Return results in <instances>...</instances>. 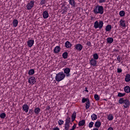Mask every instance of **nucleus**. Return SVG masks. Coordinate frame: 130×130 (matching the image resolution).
Listing matches in <instances>:
<instances>
[{
  "label": "nucleus",
  "instance_id": "nucleus-55",
  "mask_svg": "<svg viewBox=\"0 0 130 130\" xmlns=\"http://www.w3.org/2000/svg\"><path fill=\"white\" fill-rule=\"evenodd\" d=\"M88 69H91V66H89Z\"/></svg>",
  "mask_w": 130,
  "mask_h": 130
},
{
  "label": "nucleus",
  "instance_id": "nucleus-35",
  "mask_svg": "<svg viewBox=\"0 0 130 130\" xmlns=\"http://www.w3.org/2000/svg\"><path fill=\"white\" fill-rule=\"evenodd\" d=\"M89 100V99L88 98H86L85 99V98H83L82 100V103H85V102H88Z\"/></svg>",
  "mask_w": 130,
  "mask_h": 130
},
{
  "label": "nucleus",
  "instance_id": "nucleus-17",
  "mask_svg": "<svg viewBox=\"0 0 130 130\" xmlns=\"http://www.w3.org/2000/svg\"><path fill=\"white\" fill-rule=\"evenodd\" d=\"M124 91L125 93H130V87L128 85L125 86L124 88Z\"/></svg>",
  "mask_w": 130,
  "mask_h": 130
},
{
  "label": "nucleus",
  "instance_id": "nucleus-26",
  "mask_svg": "<svg viewBox=\"0 0 130 130\" xmlns=\"http://www.w3.org/2000/svg\"><path fill=\"white\" fill-rule=\"evenodd\" d=\"M125 82H129L130 81V75L127 74L125 78Z\"/></svg>",
  "mask_w": 130,
  "mask_h": 130
},
{
  "label": "nucleus",
  "instance_id": "nucleus-46",
  "mask_svg": "<svg viewBox=\"0 0 130 130\" xmlns=\"http://www.w3.org/2000/svg\"><path fill=\"white\" fill-rule=\"evenodd\" d=\"M105 2H106V0H100L99 1L100 4H102L103 3H105Z\"/></svg>",
  "mask_w": 130,
  "mask_h": 130
},
{
  "label": "nucleus",
  "instance_id": "nucleus-49",
  "mask_svg": "<svg viewBox=\"0 0 130 130\" xmlns=\"http://www.w3.org/2000/svg\"><path fill=\"white\" fill-rule=\"evenodd\" d=\"M53 130H59V128L56 127L53 128Z\"/></svg>",
  "mask_w": 130,
  "mask_h": 130
},
{
  "label": "nucleus",
  "instance_id": "nucleus-33",
  "mask_svg": "<svg viewBox=\"0 0 130 130\" xmlns=\"http://www.w3.org/2000/svg\"><path fill=\"white\" fill-rule=\"evenodd\" d=\"M94 99L96 100V101H99V100H100V97H99V95L98 94H95Z\"/></svg>",
  "mask_w": 130,
  "mask_h": 130
},
{
  "label": "nucleus",
  "instance_id": "nucleus-10",
  "mask_svg": "<svg viewBox=\"0 0 130 130\" xmlns=\"http://www.w3.org/2000/svg\"><path fill=\"white\" fill-rule=\"evenodd\" d=\"M22 110L27 113L28 111H29V106L27 104L23 105L22 106Z\"/></svg>",
  "mask_w": 130,
  "mask_h": 130
},
{
  "label": "nucleus",
  "instance_id": "nucleus-51",
  "mask_svg": "<svg viewBox=\"0 0 130 130\" xmlns=\"http://www.w3.org/2000/svg\"><path fill=\"white\" fill-rule=\"evenodd\" d=\"M107 130H113V128L110 127Z\"/></svg>",
  "mask_w": 130,
  "mask_h": 130
},
{
  "label": "nucleus",
  "instance_id": "nucleus-48",
  "mask_svg": "<svg viewBox=\"0 0 130 130\" xmlns=\"http://www.w3.org/2000/svg\"><path fill=\"white\" fill-rule=\"evenodd\" d=\"M86 45H88V46H90V45H91V42H90L89 41L87 42Z\"/></svg>",
  "mask_w": 130,
  "mask_h": 130
},
{
  "label": "nucleus",
  "instance_id": "nucleus-30",
  "mask_svg": "<svg viewBox=\"0 0 130 130\" xmlns=\"http://www.w3.org/2000/svg\"><path fill=\"white\" fill-rule=\"evenodd\" d=\"M92 120H96L97 119V115L95 114H93L91 116Z\"/></svg>",
  "mask_w": 130,
  "mask_h": 130
},
{
  "label": "nucleus",
  "instance_id": "nucleus-4",
  "mask_svg": "<svg viewBox=\"0 0 130 130\" xmlns=\"http://www.w3.org/2000/svg\"><path fill=\"white\" fill-rule=\"evenodd\" d=\"M34 2L33 1H30L29 3H28L26 6V8L27 9V10H30L34 7Z\"/></svg>",
  "mask_w": 130,
  "mask_h": 130
},
{
  "label": "nucleus",
  "instance_id": "nucleus-32",
  "mask_svg": "<svg viewBox=\"0 0 130 130\" xmlns=\"http://www.w3.org/2000/svg\"><path fill=\"white\" fill-rule=\"evenodd\" d=\"M125 101V100L123 98H120L119 100V104H122L123 103H124V102Z\"/></svg>",
  "mask_w": 130,
  "mask_h": 130
},
{
  "label": "nucleus",
  "instance_id": "nucleus-53",
  "mask_svg": "<svg viewBox=\"0 0 130 130\" xmlns=\"http://www.w3.org/2000/svg\"><path fill=\"white\" fill-rule=\"evenodd\" d=\"M93 130H99L98 128H94L93 129Z\"/></svg>",
  "mask_w": 130,
  "mask_h": 130
},
{
  "label": "nucleus",
  "instance_id": "nucleus-54",
  "mask_svg": "<svg viewBox=\"0 0 130 130\" xmlns=\"http://www.w3.org/2000/svg\"><path fill=\"white\" fill-rule=\"evenodd\" d=\"M104 100L105 101H107V100H106V99H104Z\"/></svg>",
  "mask_w": 130,
  "mask_h": 130
},
{
  "label": "nucleus",
  "instance_id": "nucleus-41",
  "mask_svg": "<svg viewBox=\"0 0 130 130\" xmlns=\"http://www.w3.org/2000/svg\"><path fill=\"white\" fill-rule=\"evenodd\" d=\"M34 114V110H33V109H29V112H28V115L29 114Z\"/></svg>",
  "mask_w": 130,
  "mask_h": 130
},
{
  "label": "nucleus",
  "instance_id": "nucleus-44",
  "mask_svg": "<svg viewBox=\"0 0 130 130\" xmlns=\"http://www.w3.org/2000/svg\"><path fill=\"white\" fill-rule=\"evenodd\" d=\"M45 3H46V0H41V3H40V5H44V4H45Z\"/></svg>",
  "mask_w": 130,
  "mask_h": 130
},
{
  "label": "nucleus",
  "instance_id": "nucleus-8",
  "mask_svg": "<svg viewBox=\"0 0 130 130\" xmlns=\"http://www.w3.org/2000/svg\"><path fill=\"white\" fill-rule=\"evenodd\" d=\"M64 74H66V77H70L71 74L70 73L71 72V69L70 68H66L63 69Z\"/></svg>",
  "mask_w": 130,
  "mask_h": 130
},
{
  "label": "nucleus",
  "instance_id": "nucleus-43",
  "mask_svg": "<svg viewBox=\"0 0 130 130\" xmlns=\"http://www.w3.org/2000/svg\"><path fill=\"white\" fill-rule=\"evenodd\" d=\"M117 72L118 74H120V73H122V70L121 69L118 68Z\"/></svg>",
  "mask_w": 130,
  "mask_h": 130
},
{
  "label": "nucleus",
  "instance_id": "nucleus-50",
  "mask_svg": "<svg viewBox=\"0 0 130 130\" xmlns=\"http://www.w3.org/2000/svg\"><path fill=\"white\" fill-rule=\"evenodd\" d=\"M50 109V107L49 106H48L47 107L46 110H49Z\"/></svg>",
  "mask_w": 130,
  "mask_h": 130
},
{
  "label": "nucleus",
  "instance_id": "nucleus-25",
  "mask_svg": "<svg viewBox=\"0 0 130 130\" xmlns=\"http://www.w3.org/2000/svg\"><path fill=\"white\" fill-rule=\"evenodd\" d=\"M119 15L120 16V17H124V15H125V12H124V11H120L119 12Z\"/></svg>",
  "mask_w": 130,
  "mask_h": 130
},
{
  "label": "nucleus",
  "instance_id": "nucleus-19",
  "mask_svg": "<svg viewBox=\"0 0 130 130\" xmlns=\"http://www.w3.org/2000/svg\"><path fill=\"white\" fill-rule=\"evenodd\" d=\"M76 116H77V112L74 111L72 115V121H75V119H76Z\"/></svg>",
  "mask_w": 130,
  "mask_h": 130
},
{
  "label": "nucleus",
  "instance_id": "nucleus-21",
  "mask_svg": "<svg viewBox=\"0 0 130 130\" xmlns=\"http://www.w3.org/2000/svg\"><path fill=\"white\" fill-rule=\"evenodd\" d=\"M85 120H82L80 121L78 123V125L79 126H83V125H85Z\"/></svg>",
  "mask_w": 130,
  "mask_h": 130
},
{
  "label": "nucleus",
  "instance_id": "nucleus-39",
  "mask_svg": "<svg viewBox=\"0 0 130 130\" xmlns=\"http://www.w3.org/2000/svg\"><path fill=\"white\" fill-rule=\"evenodd\" d=\"M63 58H68V52H64L62 54Z\"/></svg>",
  "mask_w": 130,
  "mask_h": 130
},
{
  "label": "nucleus",
  "instance_id": "nucleus-24",
  "mask_svg": "<svg viewBox=\"0 0 130 130\" xmlns=\"http://www.w3.org/2000/svg\"><path fill=\"white\" fill-rule=\"evenodd\" d=\"M94 125L95 127L99 128L100 126H101V122L99 121L95 122Z\"/></svg>",
  "mask_w": 130,
  "mask_h": 130
},
{
  "label": "nucleus",
  "instance_id": "nucleus-37",
  "mask_svg": "<svg viewBox=\"0 0 130 130\" xmlns=\"http://www.w3.org/2000/svg\"><path fill=\"white\" fill-rule=\"evenodd\" d=\"M6 116V113H2L0 114L1 118H3V119L5 118Z\"/></svg>",
  "mask_w": 130,
  "mask_h": 130
},
{
  "label": "nucleus",
  "instance_id": "nucleus-7",
  "mask_svg": "<svg viewBox=\"0 0 130 130\" xmlns=\"http://www.w3.org/2000/svg\"><path fill=\"white\" fill-rule=\"evenodd\" d=\"M36 81H35V77H31L28 79V83L30 84V85H34Z\"/></svg>",
  "mask_w": 130,
  "mask_h": 130
},
{
  "label": "nucleus",
  "instance_id": "nucleus-6",
  "mask_svg": "<svg viewBox=\"0 0 130 130\" xmlns=\"http://www.w3.org/2000/svg\"><path fill=\"white\" fill-rule=\"evenodd\" d=\"M119 26L122 28H125L126 27V23H125V20L121 19L119 21Z\"/></svg>",
  "mask_w": 130,
  "mask_h": 130
},
{
  "label": "nucleus",
  "instance_id": "nucleus-22",
  "mask_svg": "<svg viewBox=\"0 0 130 130\" xmlns=\"http://www.w3.org/2000/svg\"><path fill=\"white\" fill-rule=\"evenodd\" d=\"M107 42L109 44H111L113 42V38L109 37L107 39Z\"/></svg>",
  "mask_w": 130,
  "mask_h": 130
},
{
  "label": "nucleus",
  "instance_id": "nucleus-15",
  "mask_svg": "<svg viewBox=\"0 0 130 130\" xmlns=\"http://www.w3.org/2000/svg\"><path fill=\"white\" fill-rule=\"evenodd\" d=\"M60 51V47L59 46H56L54 49V52L55 53H58Z\"/></svg>",
  "mask_w": 130,
  "mask_h": 130
},
{
  "label": "nucleus",
  "instance_id": "nucleus-12",
  "mask_svg": "<svg viewBox=\"0 0 130 130\" xmlns=\"http://www.w3.org/2000/svg\"><path fill=\"white\" fill-rule=\"evenodd\" d=\"M69 3L72 8H76V5H77V3L75 2V0H69Z\"/></svg>",
  "mask_w": 130,
  "mask_h": 130
},
{
  "label": "nucleus",
  "instance_id": "nucleus-13",
  "mask_svg": "<svg viewBox=\"0 0 130 130\" xmlns=\"http://www.w3.org/2000/svg\"><path fill=\"white\" fill-rule=\"evenodd\" d=\"M43 17L44 19H47L49 17V14H48V11H45L43 13Z\"/></svg>",
  "mask_w": 130,
  "mask_h": 130
},
{
  "label": "nucleus",
  "instance_id": "nucleus-42",
  "mask_svg": "<svg viewBox=\"0 0 130 130\" xmlns=\"http://www.w3.org/2000/svg\"><path fill=\"white\" fill-rule=\"evenodd\" d=\"M93 124H94V122H90L89 123V127H90V128L93 127Z\"/></svg>",
  "mask_w": 130,
  "mask_h": 130
},
{
  "label": "nucleus",
  "instance_id": "nucleus-31",
  "mask_svg": "<svg viewBox=\"0 0 130 130\" xmlns=\"http://www.w3.org/2000/svg\"><path fill=\"white\" fill-rule=\"evenodd\" d=\"M35 73V71L34 70V69H30L28 71V75H34Z\"/></svg>",
  "mask_w": 130,
  "mask_h": 130
},
{
  "label": "nucleus",
  "instance_id": "nucleus-11",
  "mask_svg": "<svg viewBox=\"0 0 130 130\" xmlns=\"http://www.w3.org/2000/svg\"><path fill=\"white\" fill-rule=\"evenodd\" d=\"M124 105L123 106L124 108H127L128 107H129V105H130L129 100L127 99H125L124 102Z\"/></svg>",
  "mask_w": 130,
  "mask_h": 130
},
{
  "label": "nucleus",
  "instance_id": "nucleus-27",
  "mask_svg": "<svg viewBox=\"0 0 130 130\" xmlns=\"http://www.w3.org/2000/svg\"><path fill=\"white\" fill-rule=\"evenodd\" d=\"M71 122V117H67L66 119V123L65 124H70Z\"/></svg>",
  "mask_w": 130,
  "mask_h": 130
},
{
  "label": "nucleus",
  "instance_id": "nucleus-20",
  "mask_svg": "<svg viewBox=\"0 0 130 130\" xmlns=\"http://www.w3.org/2000/svg\"><path fill=\"white\" fill-rule=\"evenodd\" d=\"M18 24H19V21L17 19H14L13 21V25L14 27H16L18 26Z\"/></svg>",
  "mask_w": 130,
  "mask_h": 130
},
{
  "label": "nucleus",
  "instance_id": "nucleus-14",
  "mask_svg": "<svg viewBox=\"0 0 130 130\" xmlns=\"http://www.w3.org/2000/svg\"><path fill=\"white\" fill-rule=\"evenodd\" d=\"M90 63L91 66H96L97 61L95 59L91 58L90 60Z\"/></svg>",
  "mask_w": 130,
  "mask_h": 130
},
{
  "label": "nucleus",
  "instance_id": "nucleus-56",
  "mask_svg": "<svg viewBox=\"0 0 130 130\" xmlns=\"http://www.w3.org/2000/svg\"><path fill=\"white\" fill-rule=\"evenodd\" d=\"M70 130H75V129H74V128H71Z\"/></svg>",
  "mask_w": 130,
  "mask_h": 130
},
{
  "label": "nucleus",
  "instance_id": "nucleus-45",
  "mask_svg": "<svg viewBox=\"0 0 130 130\" xmlns=\"http://www.w3.org/2000/svg\"><path fill=\"white\" fill-rule=\"evenodd\" d=\"M117 59L118 61H120L121 60V57L120 56L117 57Z\"/></svg>",
  "mask_w": 130,
  "mask_h": 130
},
{
  "label": "nucleus",
  "instance_id": "nucleus-38",
  "mask_svg": "<svg viewBox=\"0 0 130 130\" xmlns=\"http://www.w3.org/2000/svg\"><path fill=\"white\" fill-rule=\"evenodd\" d=\"M108 119L109 120H112L113 119V115L112 114H110L108 116Z\"/></svg>",
  "mask_w": 130,
  "mask_h": 130
},
{
  "label": "nucleus",
  "instance_id": "nucleus-5",
  "mask_svg": "<svg viewBox=\"0 0 130 130\" xmlns=\"http://www.w3.org/2000/svg\"><path fill=\"white\" fill-rule=\"evenodd\" d=\"M75 49L78 50V51H81L83 49V45L81 44H77L75 46Z\"/></svg>",
  "mask_w": 130,
  "mask_h": 130
},
{
  "label": "nucleus",
  "instance_id": "nucleus-18",
  "mask_svg": "<svg viewBox=\"0 0 130 130\" xmlns=\"http://www.w3.org/2000/svg\"><path fill=\"white\" fill-rule=\"evenodd\" d=\"M111 29H112V26L109 24L106 26L105 30L106 32H109V31H111Z\"/></svg>",
  "mask_w": 130,
  "mask_h": 130
},
{
  "label": "nucleus",
  "instance_id": "nucleus-2",
  "mask_svg": "<svg viewBox=\"0 0 130 130\" xmlns=\"http://www.w3.org/2000/svg\"><path fill=\"white\" fill-rule=\"evenodd\" d=\"M66 78V74L63 72H59L56 74L55 80L56 82H60Z\"/></svg>",
  "mask_w": 130,
  "mask_h": 130
},
{
  "label": "nucleus",
  "instance_id": "nucleus-47",
  "mask_svg": "<svg viewBox=\"0 0 130 130\" xmlns=\"http://www.w3.org/2000/svg\"><path fill=\"white\" fill-rule=\"evenodd\" d=\"M76 127H77V124H74L72 127V128H73L74 129H75Z\"/></svg>",
  "mask_w": 130,
  "mask_h": 130
},
{
  "label": "nucleus",
  "instance_id": "nucleus-16",
  "mask_svg": "<svg viewBox=\"0 0 130 130\" xmlns=\"http://www.w3.org/2000/svg\"><path fill=\"white\" fill-rule=\"evenodd\" d=\"M65 47L66 48H71L72 47V44L69 41H67L65 43Z\"/></svg>",
  "mask_w": 130,
  "mask_h": 130
},
{
  "label": "nucleus",
  "instance_id": "nucleus-34",
  "mask_svg": "<svg viewBox=\"0 0 130 130\" xmlns=\"http://www.w3.org/2000/svg\"><path fill=\"white\" fill-rule=\"evenodd\" d=\"M124 96H125V93L118 92L117 95V97H123Z\"/></svg>",
  "mask_w": 130,
  "mask_h": 130
},
{
  "label": "nucleus",
  "instance_id": "nucleus-52",
  "mask_svg": "<svg viewBox=\"0 0 130 130\" xmlns=\"http://www.w3.org/2000/svg\"><path fill=\"white\" fill-rule=\"evenodd\" d=\"M87 89H88V88H87V87H86L85 91V92H89V91L87 90Z\"/></svg>",
  "mask_w": 130,
  "mask_h": 130
},
{
  "label": "nucleus",
  "instance_id": "nucleus-23",
  "mask_svg": "<svg viewBox=\"0 0 130 130\" xmlns=\"http://www.w3.org/2000/svg\"><path fill=\"white\" fill-rule=\"evenodd\" d=\"M41 110V109L40 108H36L34 110V112L36 114H39Z\"/></svg>",
  "mask_w": 130,
  "mask_h": 130
},
{
  "label": "nucleus",
  "instance_id": "nucleus-9",
  "mask_svg": "<svg viewBox=\"0 0 130 130\" xmlns=\"http://www.w3.org/2000/svg\"><path fill=\"white\" fill-rule=\"evenodd\" d=\"M34 43H35V41H34V40H29L27 41V45L28 47H32V46L34 45Z\"/></svg>",
  "mask_w": 130,
  "mask_h": 130
},
{
  "label": "nucleus",
  "instance_id": "nucleus-1",
  "mask_svg": "<svg viewBox=\"0 0 130 130\" xmlns=\"http://www.w3.org/2000/svg\"><path fill=\"white\" fill-rule=\"evenodd\" d=\"M104 9L103 6L100 5H97L93 8V13L96 15L100 14V15H103L104 13Z\"/></svg>",
  "mask_w": 130,
  "mask_h": 130
},
{
  "label": "nucleus",
  "instance_id": "nucleus-28",
  "mask_svg": "<svg viewBox=\"0 0 130 130\" xmlns=\"http://www.w3.org/2000/svg\"><path fill=\"white\" fill-rule=\"evenodd\" d=\"M91 106V103H90V101H88L86 103V109H89V107Z\"/></svg>",
  "mask_w": 130,
  "mask_h": 130
},
{
  "label": "nucleus",
  "instance_id": "nucleus-57",
  "mask_svg": "<svg viewBox=\"0 0 130 130\" xmlns=\"http://www.w3.org/2000/svg\"><path fill=\"white\" fill-rule=\"evenodd\" d=\"M129 130H130V129H129Z\"/></svg>",
  "mask_w": 130,
  "mask_h": 130
},
{
  "label": "nucleus",
  "instance_id": "nucleus-40",
  "mask_svg": "<svg viewBox=\"0 0 130 130\" xmlns=\"http://www.w3.org/2000/svg\"><path fill=\"white\" fill-rule=\"evenodd\" d=\"M64 122L63 121V120L60 119V120H59L58 123L59 125H62V124H63Z\"/></svg>",
  "mask_w": 130,
  "mask_h": 130
},
{
  "label": "nucleus",
  "instance_id": "nucleus-29",
  "mask_svg": "<svg viewBox=\"0 0 130 130\" xmlns=\"http://www.w3.org/2000/svg\"><path fill=\"white\" fill-rule=\"evenodd\" d=\"M93 59H95V60H97V59H98V58H99V56L98 55V54L97 53H94L93 55Z\"/></svg>",
  "mask_w": 130,
  "mask_h": 130
},
{
  "label": "nucleus",
  "instance_id": "nucleus-3",
  "mask_svg": "<svg viewBox=\"0 0 130 130\" xmlns=\"http://www.w3.org/2000/svg\"><path fill=\"white\" fill-rule=\"evenodd\" d=\"M103 25H104V22H103V21L100 20L95 21L93 24V27L95 29H98L99 28L100 29H102L103 28Z\"/></svg>",
  "mask_w": 130,
  "mask_h": 130
},
{
  "label": "nucleus",
  "instance_id": "nucleus-36",
  "mask_svg": "<svg viewBox=\"0 0 130 130\" xmlns=\"http://www.w3.org/2000/svg\"><path fill=\"white\" fill-rule=\"evenodd\" d=\"M64 129L65 130L70 129V124H65V125H64Z\"/></svg>",
  "mask_w": 130,
  "mask_h": 130
}]
</instances>
